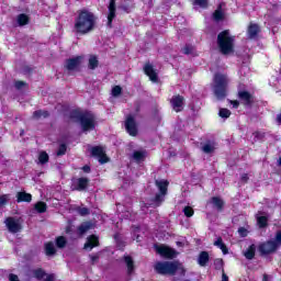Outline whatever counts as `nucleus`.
Masks as SVG:
<instances>
[{
    "label": "nucleus",
    "mask_w": 281,
    "mask_h": 281,
    "mask_svg": "<svg viewBox=\"0 0 281 281\" xmlns=\"http://www.w3.org/2000/svg\"><path fill=\"white\" fill-rule=\"evenodd\" d=\"M90 181L91 180H89V178H78L74 190H76L77 192H83V190H87V188H89Z\"/></svg>",
    "instance_id": "obj_14"
},
{
    "label": "nucleus",
    "mask_w": 281,
    "mask_h": 281,
    "mask_svg": "<svg viewBox=\"0 0 281 281\" xmlns=\"http://www.w3.org/2000/svg\"><path fill=\"white\" fill-rule=\"evenodd\" d=\"M238 234L241 238H247V236H249V231L245 227H239Z\"/></svg>",
    "instance_id": "obj_51"
},
{
    "label": "nucleus",
    "mask_w": 281,
    "mask_h": 281,
    "mask_svg": "<svg viewBox=\"0 0 281 281\" xmlns=\"http://www.w3.org/2000/svg\"><path fill=\"white\" fill-rule=\"evenodd\" d=\"M245 258L247 260H254V256H256V248L249 247L245 252H244Z\"/></svg>",
    "instance_id": "obj_37"
},
{
    "label": "nucleus",
    "mask_w": 281,
    "mask_h": 281,
    "mask_svg": "<svg viewBox=\"0 0 281 281\" xmlns=\"http://www.w3.org/2000/svg\"><path fill=\"white\" fill-rule=\"evenodd\" d=\"M221 281H229V277L226 276L224 270L222 272V280Z\"/></svg>",
    "instance_id": "obj_62"
},
{
    "label": "nucleus",
    "mask_w": 281,
    "mask_h": 281,
    "mask_svg": "<svg viewBox=\"0 0 281 281\" xmlns=\"http://www.w3.org/2000/svg\"><path fill=\"white\" fill-rule=\"evenodd\" d=\"M93 227L91 222H83L81 225L78 226L77 232L79 236H85Z\"/></svg>",
    "instance_id": "obj_21"
},
{
    "label": "nucleus",
    "mask_w": 281,
    "mask_h": 281,
    "mask_svg": "<svg viewBox=\"0 0 281 281\" xmlns=\"http://www.w3.org/2000/svg\"><path fill=\"white\" fill-rule=\"evenodd\" d=\"M213 19L214 21L218 22V21H223L225 19V14L223 13V11L220 9L215 10L213 12Z\"/></svg>",
    "instance_id": "obj_35"
},
{
    "label": "nucleus",
    "mask_w": 281,
    "mask_h": 281,
    "mask_svg": "<svg viewBox=\"0 0 281 281\" xmlns=\"http://www.w3.org/2000/svg\"><path fill=\"white\" fill-rule=\"evenodd\" d=\"M247 32L248 38H256L260 34V26L256 23H250Z\"/></svg>",
    "instance_id": "obj_18"
},
{
    "label": "nucleus",
    "mask_w": 281,
    "mask_h": 281,
    "mask_svg": "<svg viewBox=\"0 0 281 281\" xmlns=\"http://www.w3.org/2000/svg\"><path fill=\"white\" fill-rule=\"evenodd\" d=\"M125 131L131 135V137H137L139 130L137 128V121H135V116L128 115L126 117Z\"/></svg>",
    "instance_id": "obj_8"
},
{
    "label": "nucleus",
    "mask_w": 281,
    "mask_h": 281,
    "mask_svg": "<svg viewBox=\"0 0 281 281\" xmlns=\"http://www.w3.org/2000/svg\"><path fill=\"white\" fill-rule=\"evenodd\" d=\"M276 249H278L277 247H259V251L260 254H262V256H267L269 254H276Z\"/></svg>",
    "instance_id": "obj_34"
},
{
    "label": "nucleus",
    "mask_w": 281,
    "mask_h": 281,
    "mask_svg": "<svg viewBox=\"0 0 281 281\" xmlns=\"http://www.w3.org/2000/svg\"><path fill=\"white\" fill-rule=\"evenodd\" d=\"M4 223L11 234H19L23 229L21 222L14 217H7Z\"/></svg>",
    "instance_id": "obj_10"
},
{
    "label": "nucleus",
    "mask_w": 281,
    "mask_h": 281,
    "mask_svg": "<svg viewBox=\"0 0 281 281\" xmlns=\"http://www.w3.org/2000/svg\"><path fill=\"white\" fill-rule=\"evenodd\" d=\"M155 186L158 188L159 193L168 194V187L170 186L168 180H155Z\"/></svg>",
    "instance_id": "obj_16"
},
{
    "label": "nucleus",
    "mask_w": 281,
    "mask_h": 281,
    "mask_svg": "<svg viewBox=\"0 0 281 281\" xmlns=\"http://www.w3.org/2000/svg\"><path fill=\"white\" fill-rule=\"evenodd\" d=\"M34 210H36L38 214H45V212H47V203L38 201L35 203Z\"/></svg>",
    "instance_id": "obj_28"
},
{
    "label": "nucleus",
    "mask_w": 281,
    "mask_h": 281,
    "mask_svg": "<svg viewBox=\"0 0 281 281\" xmlns=\"http://www.w3.org/2000/svg\"><path fill=\"white\" fill-rule=\"evenodd\" d=\"M91 155L92 157H97L99 164L104 165L109 164L110 158L106 156V151H104V147L102 146H93L91 148Z\"/></svg>",
    "instance_id": "obj_7"
},
{
    "label": "nucleus",
    "mask_w": 281,
    "mask_h": 281,
    "mask_svg": "<svg viewBox=\"0 0 281 281\" xmlns=\"http://www.w3.org/2000/svg\"><path fill=\"white\" fill-rule=\"evenodd\" d=\"M44 281H54V274H48Z\"/></svg>",
    "instance_id": "obj_63"
},
{
    "label": "nucleus",
    "mask_w": 281,
    "mask_h": 281,
    "mask_svg": "<svg viewBox=\"0 0 281 281\" xmlns=\"http://www.w3.org/2000/svg\"><path fill=\"white\" fill-rule=\"evenodd\" d=\"M257 225L260 229H265L269 225V217L267 216H259L257 217Z\"/></svg>",
    "instance_id": "obj_30"
},
{
    "label": "nucleus",
    "mask_w": 281,
    "mask_h": 281,
    "mask_svg": "<svg viewBox=\"0 0 281 281\" xmlns=\"http://www.w3.org/2000/svg\"><path fill=\"white\" fill-rule=\"evenodd\" d=\"M192 52H194V46L187 44L183 48H182V54H184L186 56H190V54H192Z\"/></svg>",
    "instance_id": "obj_42"
},
{
    "label": "nucleus",
    "mask_w": 281,
    "mask_h": 281,
    "mask_svg": "<svg viewBox=\"0 0 281 281\" xmlns=\"http://www.w3.org/2000/svg\"><path fill=\"white\" fill-rule=\"evenodd\" d=\"M183 214L187 218H192V216H194V209H192V206H184Z\"/></svg>",
    "instance_id": "obj_41"
},
{
    "label": "nucleus",
    "mask_w": 281,
    "mask_h": 281,
    "mask_svg": "<svg viewBox=\"0 0 281 281\" xmlns=\"http://www.w3.org/2000/svg\"><path fill=\"white\" fill-rule=\"evenodd\" d=\"M124 262L127 267V273L131 276V273L135 271V265H134L133 258L128 255L124 256Z\"/></svg>",
    "instance_id": "obj_24"
},
{
    "label": "nucleus",
    "mask_w": 281,
    "mask_h": 281,
    "mask_svg": "<svg viewBox=\"0 0 281 281\" xmlns=\"http://www.w3.org/2000/svg\"><path fill=\"white\" fill-rule=\"evenodd\" d=\"M255 139H257V142H262V139H265L266 134L263 132L257 131L254 134Z\"/></svg>",
    "instance_id": "obj_49"
},
{
    "label": "nucleus",
    "mask_w": 281,
    "mask_h": 281,
    "mask_svg": "<svg viewBox=\"0 0 281 281\" xmlns=\"http://www.w3.org/2000/svg\"><path fill=\"white\" fill-rule=\"evenodd\" d=\"M155 249L161 258H177V252L171 247H156Z\"/></svg>",
    "instance_id": "obj_12"
},
{
    "label": "nucleus",
    "mask_w": 281,
    "mask_h": 281,
    "mask_svg": "<svg viewBox=\"0 0 281 281\" xmlns=\"http://www.w3.org/2000/svg\"><path fill=\"white\" fill-rule=\"evenodd\" d=\"M45 254L46 256H54L56 254V247H46Z\"/></svg>",
    "instance_id": "obj_54"
},
{
    "label": "nucleus",
    "mask_w": 281,
    "mask_h": 281,
    "mask_svg": "<svg viewBox=\"0 0 281 281\" xmlns=\"http://www.w3.org/2000/svg\"><path fill=\"white\" fill-rule=\"evenodd\" d=\"M241 181H243L244 183H247V181H249V175L244 173V175L241 176Z\"/></svg>",
    "instance_id": "obj_61"
},
{
    "label": "nucleus",
    "mask_w": 281,
    "mask_h": 281,
    "mask_svg": "<svg viewBox=\"0 0 281 281\" xmlns=\"http://www.w3.org/2000/svg\"><path fill=\"white\" fill-rule=\"evenodd\" d=\"M55 247H67V237L58 236L55 239Z\"/></svg>",
    "instance_id": "obj_32"
},
{
    "label": "nucleus",
    "mask_w": 281,
    "mask_h": 281,
    "mask_svg": "<svg viewBox=\"0 0 281 281\" xmlns=\"http://www.w3.org/2000/svg\"><path fill=\"white\" fill-rule=\"evenodd\" d=\"M207 262H210V254H207V251L200 252L198 257V265L200 267H207Z\"/></svg>",
    "instance_id": "obj_20"
},
{
    "label": "nucleus",
    "mask_w": 281,
    "mask_h": 281,
    "mask_svg": "<svg viewBox=\"0 0 281 281\" xmlns=\"http://www.w3.org/2000/svg\"><path fill=\"white\" fill-rule=\"evenodd\" d=\"M30 23V16L25 13H21L18 15V25L20 27H23L24 25H27Z\"/></svg>",
    "instance_id": "obj_26"
},
{
    "label": "nucleus",
    "mask_w": 281,
    "mask_h": 281,
    "mask_svg": "<svg viewBox=\"0 0 281 281\" xmlns=\"http://www.w3.org/2000/svg\"><path fill=\"white\" fill-rule=\"evenodd\" d=\"M83 247H100V237L97 235L88 236Z\"/></svg>",
    "instance_id": "obj_19"
},
{
    "label": "nucleus",
    "mask_w": 281,
    "mask_h": 281,
    "mask_svg": "<svg viewBox=\"0 0 281 281\" xmlns=\"http://www.w3.org/2000/svg\"><path fill=\"white\" fill-rule=\"evenodd\" d=\"M70 117L80 123L83 133L95 130V117L89 113H82L75 110L71 112Z\"/></svg>",
    "instance_id": "obj_5"
},
{
    "label": "nucleus",
    "mask_w": 281,
    "mask_h": 281,
    "mask_svg": "<svg viewBox=\"0 0 281 281\" xmlns=\"http://www.w3.org/2000/svg\"><path fill=\"white\" fill-rule=\"evenodd\" d=\"M44 247H56V241H47L44 244Z\"/></svg>",
    "instance_id": "obj_60"
},
{
    "label": "nucleus",
    "mask_w": 281,
    "mask_h": 281,
    "mask_svg": "<svg viewBox=\"0 0 281 281\" xmlns=\"http://www.w3.org/2000/svg\"><path fill=\"white\" fill-rule=\"evenodd\" d=\"M237 98L240 104H243V106H246L248 109H251L256 102V97H254L251 92L247 90H243L240 88L237 91Z\"/></svg>",
    "instance_id": "obj_6"
},
{
    "label": "nucleus",
    "mask_w": 281,
    "mask_h": 281,
    "mask_svg": "<svg viewBox=\"0 0 281 281\" xmlns=\"http://www.w3.org/2000/svg\"><path fill=\"white\" fill-rule=\"evenodd\" d=\"M235 41L236 36L232 35L229 30H224L217 34V46L223 56H229V54H234Z\"/></svg>",
    "instance_id": "obj_3"
},
{
    "label": "nucleus",
    "mask_w": 281,
    "mask_h": 281,
    "mask_svg": "<svg viewBox=\"0 0 281 281\" xmlns=\"http://www.w3.org/2000/svg\"><path fill=\"white\" fill-rule=\"evenodd\" d=\"M57 157H63V155H67V144L63 143L59 145L57 153Z\"/></svg>",
    "instance_id": "obj_39"
},
{
    "label": "nucleus",
    "mask_w": 281,
    "mask_h": 281,
    "mask_svg": "<svg viewBox=\"0 0 281 281\" xmlns=\"http://www.w3.org/2000/svg\"><path fill=\"white\" fill-rule=\"evenodd\" d=\"M33 273L37 280H43V278H45V271L43 269H36Z\"/></svg>",
    "instance_id": "obj_45"
},
{
    "label": "nucleus",
    "mask_w": 281,
    "mask_h": 281,
    "mask_svg": "<svg viewBox=\"0 0 281 281\" xmlns=\"http://www.w3.org/2000/svg\"><path fill=\"white\" fill-rule=\"evenodd\" d=\"M280 245H281V231H278L276 233L274 238L268 241V247H280Z\"/></svg>",
    "instance_id": "obj_25"
},
{
    "label": "nucleus",
    "mask_w": 281,
    "mask_h": 281,
    "mask_svg": "<svg viewBox=\"0 0 281 281\" xmlns=\"http://www.w3.org/2000/svg\"><path fill=\"white\" fill-rule=\"evenodd\" d=\"M98 25V16L93 12L81 9L77 11V16L75 18L74 32L77 36H86L95 30Z\"/></svg>",
    "instance_id": "obj_1"
},
{
    "label": "nucleus",
    "mask_w": 281,
    "mask_h": 281,
    "mask_svg": "<svg viewBox=\"0 0 281 281\" xmlns=\"http://www.w3.org/2000/svg\"><path fill=\"white\" fill-rule=\"evenodd\" d=\"M81 63H82L81 56L68 58V59H66V69L68 71H76V69H78V67H80Z\"/></svg>",
    "instance_id": "obj_13"
},
{
    "label": "nucleus",
    "mask_w": 281,
    "mask_h": 281,
    "mask_svg": "<svg viewBox=\"0 0 281 281\" xmlns=\"http://www.w3.org/2000/svg\"><path fill=\"white\" fill-rule=\"evenodd\" d=\"M215 247H225V244L223 243V238H217V240L214 241Z\"/></svg>",
    "instance_id": "obj_56"
},
{
    "label": "nucleus",
    "mask_w": 281,
    "mask_h": 281,
    "mask_svg": "<svg viewBox=\"0 0 281 281\" xmlns=\"http://www.w3.org/2000/svg\"><path fill=\"white\" fill-rule=\"evenodd\" d=\"M32 71H34V69L30 66H24L23 67V72L24 74H32Z\"/></svg>",
    "instance_id": "obj_57"
},
{
    "label": "nucleus",
    "mask_w": 281,
    "mask_h": 281,
    "mask_svg": "<svg viewBox=\"0 0 281 281\" xmlns=\"http://www.w3.org/2000/svg\"><path fill=\"white\" fill-rule=\"evenodd\" d=\"M112 95H113L114 98H117V95H122V87H120V86H114V87L112 88Z\"/></svg>",
    "instance_id": "obj_47"
},
{
    "label": "nucleus",
    "mask_w": 281,
    "mask_h": 281,
    "mask_svg": "<svg viewBox=\"0 0 281 281\" xmlns=\"http://www.w3.org/2000/svg\"><path fill=\"white\" fill-rule=\"evenodd\" d=\"M142 228L139 226H133V240H136V243H142V236L139 235V232Z\"/></svg>",
    "instance_id": "obj_31"
},
{
    "label": "nucleus",
    "mask_w": 281,
    "mask_h": 281,
    "mask_svg": "<svg viewBox=\"0 0 281 281\" xmlns=\"http://www.w3.org/2000/svg\"><path fill=\"white\" fill-rule=\"evenodd\" d=\"M135 8V5H131V4H122L120 7V10H122L123 12H125L126 14H131V9Z\"/></svg>",
    "instance_id": "obj_52"
},
{
    "label": "nucleus",
    "mask_w": 281,
    "mask_h": 281,
    "mask_svg": "<svg viewBox=\"0 0 281 281\" xmlns=\"http://www.w3.org/2000/svg\"><path fill=\"white\" fill-rule=\"evenodd\" d=\"M193 5H199L200 8H207L209 1L207 0H194Z\"/></svg>",
    "instance_id": "obj_46"
},
{
    "label": "nucleus",
    "mask_w": 281,
    "mask_h": 281,
    "mask_svg": "<svg viewBox=\"0 0 281 281\" xmlns=\"http://www.w3.org/2000/svg\"><path fill=\"white\" fill-rule=\"evenodd\" d=\"M32 117H33V120H41L42 117H44V120H47V117H49V111L36 110L33 112Z\"/></svg>",
    "instance_id": "obj_23"
},
{
    "label": "nucleus",
    "mask_w": 281,
    "mask_h": 281,
    "mask_svg": "<svg viewBox=\"0 0 281 281\" xmlns=\"http://www.w3.org/2000/svg\"><path fill=\"white\" fill-rule=\"evenodd\" d=\"M211 203L216 207L217 212H223V209L225 207V201L218 196L211 198Z\"/></svg>",
    "instance_id": "obj_22"
},
{
    "label": "nucleus",
    "mask_w": 281,
    "mask_h": 281,
    "mask_svg": "<svg viewBox=\"0 0 281 281\" xmlns=\"http://www.w3.org/2000/svg\"><path fill=\"white\" fill-rule=\"evenodd\" d=\"M98 65H100V61H98V57L95 56H91L89 58V64H88V67L89 69H98Z\"/></svg>",
    "instance_id": "obj_33"
},
{
    "label": "nucleus",
    "mask_w": 281,
    "mask_h": 281,
    "mask_svg": "<svg viewBox=\"0 0 281 281\" xmlns=\"http://www.w3.org/2000/svg\"><path fill=\"white\" fill-rule=\"evenodd\" d=\"M82 170H83V172H86L87 175H89V172H91V167H90L89 165H85V166L82 167Z\"/></svg>",
    "instance_id": "obj_59"
},
{
    "label": "nucleus",
    "mask_w": 281,
    "mask_h": 281,
    "mask_svg": "<svg viewBox=\"0 0 281 281\" xmlns=\"http://www.w3.org/2000/svg\"><path fill=\"white\" fill-rule=\"evenodd\" d=\"M14 87L18 91H21L24 87H29L27 82L22 81V80H16L14 81Z\"/></svg>",
    "instance_id": "obj_43"
},
{
    "label": "nucleus",
    "mask_w": 281,
    "mask_h": 281,
    "mask_svg": "<svg viewBox=\"0 0 281 281\" xmlns=\"http://www.w3.org/2000/svg\"><path fill=\"white\" fill-rule=\"evenodd\" d=\"M9 281H19V276L13 273L9 274Z\"/></svg>",
    "instance_id": "obj_58"
},
{
    "label": "nucleus",
    "mask_w": 281,
    "mask_h": 281,
    "mask_svg": "<svg viewBox=\"0 0 281 281\" xmlns=\"http://www.w3.org/2000/svg\"><path fill=\"white\" fill-rule=\"evenodd\" d=\"M38 161L42 165H45L49 161V155L47 154V151L40 153Z\"/></svg>",
    "instance_id": "obj_38"
},
{
    "label": "nucleus",
    "mask_w": 281,
    "mask_h": 281,
    "mask_svg": "<svg viewBox=\"0 0 281 281\" xmlns=\"http://www.w3.org/2000/svg\"><path fill=\"white\" fill-rule=\"evenodd\" d=\"M218 115L223 120H227L232 115V111H229V109H227V108H222L218 111Z\"/></svg>",
    "instance_id": "obj_36"
},
{
    "label": "nucleus",
    "mask_w": 281,
    "mask_h": 281,
    "mask_svg": "<svg viewBox=\"0 0 281 281\" xmlns=\"http://www.w3.org/2000/svg\"><path fill=\"white\" fill-rule=\"evenodd\" d=\"M108 10H109L108 25L109 27H111V25H113V19H115V12H116L115 0H110Z\"/></svg>",
    "instance_id": "obj_15"
},
{
    "label": "nucleus",
    "mask_w": 281,
    "mask_h": 281,
    "mask_svg": "<svg viewBox=\"0 0 281 281\" xmlns=\"http://www.w3.org/2000/svg\"><path fill=\"white\" fill-rule=\"evenodd\" d=\"M133 159L135 161H144L146 159V150H135L133 153Z\"/></svg>",
    "instance_id": "obj_29"
},
{
    "label": "nucleus",
    "mask_w": 281,
    "mask_h": 281,
    "mask_svg": "<svg viewBox=\"0 0 281 281\" xmlns=\"http://www.w3.org/2000/svg\"><path fill=\"white\" fill-rule=\"evenodd\" d=\"M153 203H155L156 207H159L161 203L166 201V194L156 193V195L151 199Z\"/></svg>",
    "instance_id": "obj_27"
},
{
    "label": "nucleus",
    "mask_w": 281,
    "mask_h": 281,
    "mask_svg": "<svg viewBox=\"0 0 281 281\" xmlns=\"http://www.w3.org/2000/svg\"><path fill=\"white\" fill-rule=\"evenodd\" d=\"M143 71L145 76L149 77V80L151 82H159V75H157V71L155 70V67L150 61H147L145 66L143 67Z\"/></svg>",
    "instance_id": "obj_11"
},
{
    "label": "nucleus",
    "mask_w": 281,
    "mask_h": 281,
    "mask_svg": "<svg viewBox=\"0 0 281 281\" xmlns=\"http://www.w3.org/2000/svg\"><path fill=\"white\" fill-rule=\"evenodd\" d=\"M114 240H115L117 247H121L122 246V234L115 233L114 234Z\"/></svg>",
    "instance_id": "obj_53"
},
{
    "label": "nucleus",
    "mask_w": 281,
    "mask_h": 281,
    "mask_svg": "<svg viewBox=\"0 0 281 281\" xmlns=\"http://www.w3.org/2000/svg\"><path fill=\"white\" fill-rule=\"evenodd\" d=\"M214 267H215V269H216L217 271H221V269H222V273H223V271H225V270L223 269V259H215V260H214Z\"/></svg>",
    "instance_id": "obj_48"
},
{
    "label": "nucleus",
    "mask_w": 281,
    "mask_h": 281,
    "mask_svg": "<svg viewBox=\"0 0 281 281\" xmlns=\"http://www.w3.org/2000/svg\"><path fill=\"white\" fill-rule=\"evenodd\" d=\"M154 269L160 276H175L177 271L186 273V269H183V265L179 261H157L154 265Z\"/></svg>",
    "instance_id": "obj_4"
},
{
    "label": "nucleus",
    "mask_w": 281,
    "mask_h": 281,
    "mask_svg": "<svg viewBox=\"0 0 281 281\" xmlns=\"http://www.w3.org/2000/svg\"><path fill=\"white\" fill-rule=\"evenodd\" d=\"M170 104H171V109L172 111H175V113H181V111H183V106L186 104V98H183V95L181 94H176L170 99Z\"/></svg>",
    "instance_id": "obj_9"
},
{
    "label": "nucleus",
    "mask_w": 281,
    "mask_h": 281,
    "mask_svg": "<svg viewBox=\"0 0 281 281\" xmlns=\"http://www.w3.org/2000/svg\"><path fill=\"white\" fill-rule=\"evenodd\" d=\"M227 89H229V78L227 75L216 72L213 78V93L218 100L227 98Z\"/></svg>",
    "instance_id": "obj_2"
},
{
    "label": "nucleus",
    "mask_w": 281,
    "mask_h": 281,
    "mask_svg": "<svg viewBox=\"0 0 281 281\" xmlns=\"http://www.w3.org/2000/svg\"><path fill=\"white\" fill-rule=\"evenodd\" d=\"M9 201H10V194L0 195V207H3V205H8Z\"/></svg>",
    "instance_id": "obj_44"
},
{
    "label": "nucleus",
    "mask_w": 281,
    "mask_h": 281,
    "mask_svg": "<svg viewBox=\"0 0 281 281\" xmlns=\"http://www.w3.org/2000/svg\"><path fill=\"white\" fill-rule=\"evenodd\" d=\"M78 214L80 216H89L91 214V212L89 211L88 207H79L78 209Z\"/></svg>",
    "instance_id": "obj_50"
},
{
    "label": "nucleus",
    "mask_w": 281,
    "mask_h": 281,
    "mask_svg": "<svg viewBox=\"0 0 281 281\" xmlns=\"http://www.w3.org/2000/svg\"><path fill=\"white\" fill-rule=\"evenodd\" d=\"M277 122L278 124H281V113L277 115Z\"/></svg>",
    "instance_id": "obj_64"
},
{
    "label": "nucleus",
    "mask_w": 281,
    "mask_h": 281,
    "mask_svg": "<svg viewBox=\"0 0 281 281\" xmlns=\"http://www.w3.org/2000/svg\"><path fill=\"white\" fill-rule=\"evenodd\" d=\"M229 104H232L233 109H238L240 106V101L238 100H228Z\"/></svg>",
    "instance_id": "obj_55"
},
{
    "label": "nucleus",
    "mask_w": 281,
    "mask_h": 281,
    "mask_svg": "<svg viewBox=\"0 0 281 281\" xmlns=\"http://www.w3.org/2000/svg\"><path fill=\"white\" fill-rule=\"evenodd\" d=\"M203 153H205L206 155H210L211 153H214V150H216V148L214 147V145L206 143L204 144V146L202 147Z\"/></svg>",
    "instance_id": "obj_40"
},
{
    "label": "nucleus",
    "mask_w": 281,
    "mask_h": 281,
    "mask_svg": "<svg viewBox=\"0 0 281 281\" xmlns=\"http://www.w3.org/2000/svg\"><path fill=\"white\" fill-rule=\"evenodd\" d=\"M16 203H32V195L25 191L16 193Z\"/></svg>",
    "instance_id": "obj_17"
}]
</instances>
